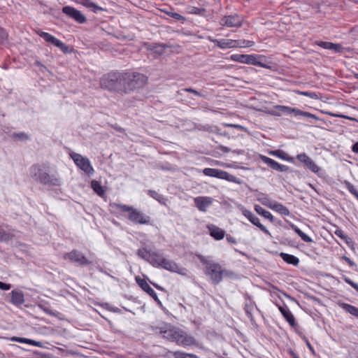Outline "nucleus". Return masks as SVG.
I'll return each mask as SVG.
<instances>
[{"mask_svg": "<svg viewBox=\"0 0 358 358\" xmlns=\"http://www.w3.org/2000/svg\"><path fill=\"white\" fill-rule=\"evenodd\" d=\"M155 331L164 338L176 342L178 345L189 346L194 345L196 343L193 336L188 335L181 329L171 326L168 327L166 324L164 327H156Z\"/></svg>", "mask_w": 358, "mask_h": 358, "instance_id": "obj_1", "label": "nucleus"}, {"mask_svg": "<svg viewBox=\"0 0 358 358\" xmlns=\"http://www.w3.org/2000/svg\"><path fill=\"white\" fill-rule=\"evenodd\" d=\"M111 209L114 211L127 213V218L136 224H150L151 218L146 215L142 211L131 206L110 203L109 204Z\"/></svg>", "mask_w": 358, "mask_h": 358, "instance_id": "obj_2", "label": "nucleus"}, {"mask_svg": "<svg viewBox=\"0 0 358 358\" xmlns=\"http://www.w3.org/2000/svg\"><path fill=\"white\" fill-rule=\"evenodd\" d=\"M148 77L138 72H124L123 94H129L143 89L148 83Z\"/></svg>", "mask_w": 358, "mask_h": 358, "instance_id": "obj_3", "label": "nucleus"}, {"mask_svg": "<svg viewBox=\"0 0 358 358\" xmlns=\"http://www.w3.org/2000/svg\"><path fill=\"white\" fill-rule=\"evenodd\" d=\"M31 177L36 181L45 185L59 186L60 178L55 174H50L44 165L34 164L29 169Z\"/></svg>", "mask_w": 358, "mask_h": 358, "instance_id": "obj_4", "label": "nucleus"}, {"mask_svg": "<svg viewBox=\"0 0 358 358\" xmlns=\"http://www.w3.org/2000/svg\"><path fill=\"white\" fill-rule=\"evenodd\" d=\"M124 72L110 71L102 76L99 80L101 88L111 92L122 93Z\"/></svg>", "mask_w": 358, "mask_h": 358, "instance_id": "obj_5", "label": "nucleus"}, {"mask_svg": "<svg viewBox=\"0 0 358 358\" xmlns=\"http://www.w3.org/2000/svg\"><path fill=\"white\" fill-rule=\"evenodd\" d=\"M198 259L204 265V273L210 278L212 283L219 284L222 280L223 275L227 273V271L223 269L218 263L208 260L203 255H198Z\"/></svg>", "mask_w": 358, "mask_h": 358, "instance_id": "obj_6", "label": "nucleus"}, {"mask_svg": "<svg viewBox=\"0 0 358 358\" xmlns=\"http://www.w3.org/2000/svg\"><path fill=\"white\" fill-rule=\"evenodd\" d=\"M63 258L71 263L83 266L90 265L92 263L81 252L77 250H73L69 252L65 253L63 255Z\"/></svg>", "mask_w": 358, "mask_h": 358, "instance_id": "obj_7", "label": "nucleus"}, {"mask_svg": "<svg viewBox=\"0 0 358 358\" xmlns=\"http://www.w3.org/2000/svg\"><path fill=\"white\" fill-rule=\"evenodd\" d=\"M36 33L42 38H43L48 43L51 44L55 47H57L64 53H67L69 52V46H67L64 43H63L58 38H55L50 34L43 31L41 29L36 30Z\"/></svg>", "mask_w": 358, "mask_h": 358, "instance_id": "obj_8", "label": "nucleus"}, {"mask_svg": "<svg viewBox=\"0 0 358 358\" xmlns=\"http://www.w3.org/2000/svg\"><path fill=\"white\" fill-rule=\"evenodd\" d=\"M275 110H278L279 111L287 113L292 114L293 113L295 116H303L304 117L313 119L315 120H320V118L316 116L314 114H312L307 111L301 110L297 108H292L289 106H282V105H276L274 106Z\"/></svg>", "mask_w": 358, "mask_h": 358, "instance_id": "obj_9", "label": "nucleus"}, {"mask_svg": "<svg viewBox=\"0 0 358 358\" xmlns=\"http://www.w3.org/2000/svg\"><path fill=\"white\" fill-rule=\"evenodd\" d=\"M203 173L209 177L223 179L229 182H237V178L236 176L218 169L206 168L203 170Z\"/></svg>", "mask_w": 358, "mask_h": 358, "instance_id": "obj_10", "label": "nucleus"}, {"mask_svg": "<svg viewBox=\"0 0 358 358\" xmlns=\"http://www.w3.org/2000/svg\"><path fill=\"white\" fill-rule=\"evenodd\" d=\"M71 159L78 167L88 174L94 173V169L88 158L82 156L80 154L72 152L70 154Z\"/></svg>", "mask_w": 358, "mask_h": 358, "instance_id": "obj_11", "label": "nucleus"}, {"mask_svg": "<svg viewBox=\"0 0 358 358\" xmlns=\"http://www.w3.org/2000/svg\"><path fill=\"white\" fill-rule=\"evenodd\" d=\"M243 17L238 15H229L223 16L220 20V24L227 27H241L243 24Z\"/></svg>", "mask_w": 358, "mask_h": 358, "instance_id": "obj_12", "label": "nucleus"}, {"mask_svg": "<svg viewBox=\"0 0 358 358\" xmlns=\"http://www.w3.org/2000/svg\"><path fill=\"white\" fill-rule=\"evenodd\" d=\"M231 59L243 64H249L259 66L261 67H267L266 64L258 62L255 56L252 55L234 54L230 57Z\"/></svg>", "mask_w": 358, "mask_h": 358, "instance_id": "obj_13", "label": "nucleus"}, {"mask_svg": "<svg viewBox=\"0 0 358 358\" xmlns=\"http://www.w3.org/2000/svg\"><path fill=\"white\" fill-rule=\"evenodd\" d=\"M296 159L301 164L304 165L306 168L309 169L314 173H319L320 168L315 163V162L305 152L296 155Z\"/></svg>", "mask_w": 358, "mask_h": 358, "instance_id": "obj_14", "label": "nucleus"}, {"mask_svg": "<svg viewBox=\"0 0 358 358\" xmlns=\"http://www.w3.org/2000/svg\"><path fill=\"white\" fill-rule=\"evenodd\" d=\"M164 269H166L171 272H174L179 273L182 275H187V269L180 266L177 263L172 260H169L168 259L164 258L163 262H162V265L160 266Z\"/></svg>", "mask_w": 358, "mask_h": 358, "instance_id": "obj_15", "label": "nucleus"}, {"mask_svg": "<svg viewBox=\"0 0 358 358\" xmlns=\"http://www.w3.org/2000/svg\"><path fill=\"white\" fill-rule=\"evenodd\" d=\"M62 12L78 23L83 24L87 20L85 16L80 11L73 7L69 6H64L62 8Z\"/></svg>", "mask_w": 358, "mask_h": 358, "instance_id": "obj_16", "label": "nucleus"}, {"mask_svg": "<svg viewBox=\"0 0 358 358\" xmlns=\"http://www.w3.org/2000/svg\"><path fill=\"white\" fill-rule=\"evenodd\" d=\"M194 206L199 211L206 212L213 202V198L210 196H197L194 199Z\"/></svg>", "mask_w": 358, "mask_h": 358, "instance_id": "obj_17", "label": "nucleus"}, {"mask_svg": "<svg viewBox=\"0 0 358 358\" xmlns=\"http://www.w3.org/2000/svg\"><path fill=\"white\" fill-rule=\"evenodd\" d=\"M136 281L138 285L148 294H149L156 302L158 303H161L160 300L159 299L156 292L155 290L148 285L145 279H143L140 277L136 278Z\"/></svg>", "mask_w": 358, "mask_h": 358, "instance_id": "obj_18", "label": "nucleus"}, {"mask_svg": "<svg viewBox=\"0 0 358 358\" xmlns=\"http://www.w3.org/2000/svg\"><path fill=\"white\" fill-rule=\"evenodd\" d=\"M260 159L263 162L266 164L270 168L279 172H287L289 171V167L284 164H280L274 159L269 158L264 155H260Z\"/></svg>", "mask_w": 358, "mask_h": 358, "instance_id": "obj_19", "label": "nucleus"}, {"mask_svg": "<svg viewBox=\"0 0 358 358\" xmlns=\"http://www.w3.org/2000/svg\"><path fill=\"white\" fill-rule=\"evenodd\" d=\"M243 214L246 217L251 223L257 226L261 231L267 235H271L269 231L261 224L259 219L251 211L245 210L243 211Z\"/></svg>", "mask_w": 358, "mask_h": 358, "instance_id": "obj_20", "label": "nucleus"}, {"mask_svg": "<svg viewBox=\"0 0 358 358\" xmlns=\"http://www.w3.org/2000/svg\"><path fill=\"white\" fill-rule=\"evenodd\" d=\"M278 309L292 327L296 326L295 318L287 305L278 306Z\"/></svg>", "mask_w": 358, "mask_h": 358, "instance_id": "obj_21", "label": "nucleus"}, {"mask_svg": "<svg viewBox=\"0 0 358 358\" xmlns=\"http://www.w3.org/2000/svg\"><path fill=\"white\" fill-rule=\"evenodd\" d=\"M207 229L209 231L210 235L215 240H222L225 236V231L214 224H208Z\"/></svg>", "mask_w": 358, "mask_h": 358, "instance_id": "obj_22", "label": "nucleus"}, {"mask_svg": "<svg viewBox=\"0 0 358 358\" xmlns=\"http://www.w3.org/2000/svg\"><path fill=\"white\" fill-rule=\"evenodd\" d=\"M244 297L247 301L245 304L244 310L248 317L250 319L251 322H253L254 317L252 316V311L255 308L257 309V307L256 306L255 303L251 299L250 296L248 294H245Z\"/></svg>", "mask_w": 358, "mask_h": 358, "instance_id": "obj_23", "label": "nucleus"}, {"mask_svg": "<svg viewBox=\"0 0 358 358\" xmlns=\"http://www.w3.org/2000/svg\"><path fill=\"white\" fill-rule=\"evenodd\" d=\"M10 296V302L14 305L20 306L24 303V295L20 290H13Z\"/></svg>", "mask_w": 358, "mask_h": 358, "instance_id": "obj_24", "label": "nucleus"}, {"mask_svg": "<svg viewBox=\"0 0 358 358\" xmlns=\"http://www.w3.org/2000/svg\"><path fill=\"white\" fill-rule=\"evenodd\" d=\"M10 341L19 342V343H27V344H29V345H34V346H37V347H39V348H43V343H41L40 341H34V340H31V339H29V338H20V337L13 336V337L10 338Z\"/></svg>", "mask_w": 358, "mask_h": 358, "instance_id": "obj_25", "label": "nucleus"}, {"mask_svg": "<svg viewBox=\"0 0 358 358\" xmlns=\"http://www.w3.org/2000/svg\"><path fill=\"white\" fill-rule=\"evenodd\" d=\"M216 42L217 47L222 50L236 48V40L222 38Z\"/></svg>", "mask_w": 358, "mask_h": 358, "instance_id": "obj_26", "label": "nucleus"}, {"mask_svg": "<svg viewBox=\"0 0 358 358\" xmlns=\"http://www.w3.org/2000/svg\"><path fill=\"white\" fill-rule=\"evenodd\" d=\"M165 257L159 253L152 252L150 258L149 263L155 267H160L162 262Z\"/></svg>", "mask_w": 358, "mask_h": 358, "instance_id": "obj_27", "label": "nucleus"}, {"mask_svg": "<svg viewBox=\"0 0 358 358\" xmlns=\"http://www.w3.org/2000/svg\"><path fill=\"white\" fill-rule=\"evenodd\" d=\"M271 209L282 215H289L290 214L289 209L286 206L275 201H274L272 206H271Z\"/></svg>", "mask_w": 358, "mask_h": 358, "instance_id": "obj_28", "label": "nucleus"}, {"mask_svg": "<svg viewBox=\"0 0 358 358\" xmlns=\"http://www.w3.org/2000/svg\"><path fill=\"white\" fill-rule=\"evenodd\" d=\"M280 255L283 261L287 264L297 266L299 263V258L292 255L281 252Z\"/></svg>", "mask_w": 358, "mask_h": 358, "instance_id": "obj_29", "label": "nucleus"}, {"mask_svg": "<svg viewBox=\"0 0 358 358\" xmlns=\"http://www.w3.org/2000/svg\"><path fill=\"white\" fill-rule=\"evenodd\" d=\"M148 194L157 201L159 203L166 206L167 199H166L162 194L158 193L155 190L150 189L148 191Z\"/></svg>", "mask_w": 358, "mask_h": 358, "instance_id": "obj_30", "label": "nucleus"}, {"mask_svg": "<svg viewBox=\"0 0 358 358\" xmlns=\"http://www.w3.org/2000/svg\"><path fill=\"white\" fill-rule=\"evenodd\" d=\"M270 154L275 156L281 159L289 162H294V158L292 157H290L285 152L281 150H277L271 151Z\"/></svg>", "mask_w": 358, "mask_h": 358, "instance_id": "obj_31", "label": "nucleus"}, {"mask_svg": "<svg viewBox=\"0 0 358 358\" xmlns=\"http://www.w3.org/2000/svg\"><path fill=\"white\" fill-rule=\"evenodd\" d=\"M257 199L258 201H259L262 205L271 208V206H272V204L274 203V201H272L268 196L266 194L260 193L258 194Z\"/></svg>", "mask_w": 358, "mask_h": 358, "instance_id": "obj_32", "label": "nucleus"}, {"mask_svg": "<svg viewBox=\"0 0 358 358\" xmlns=\"http://www.w3.org/2000/svg\"><path fill=\"white\" fill-rule=\"evenodd\" d=\"M340 306L350 315L358 317V308L345 303H342Z\"/></svg>", "mask_w": 358, "mask_h": 358, "instance_id": "obj_33", "label": "nucleus"}, {"mask_svg": "<svg viewBox=\"0 0 358 358\" xmlns=\"http://www.w3.org/2000/svg\"><path fill=\"white\" fill-rule=\"evenodd\" d=\"M91 187L99 196H103L105 194V189L100 182L93 180L91 182Z\"/></svg>", "mask_w": 358, "mask_h": 358, "instance_id": "obj_34", "label": "nucleus"}, {"mask_svg": "<svg viewBox=\"0 0 358 358\" xmlns=\"http://www.w3.org/2000/svg\"><path fill=\"white\" fill-rule=\"evenodd\" d=\"M255 211L266 219L269 220L271 222H273V216L269 211L266 210L259 205L255 206Z\"/></svg>", "mask_w": 358, "mask_h": 358, "instance_id": "obj_35", "label": "nucleus"}, {"mask_svg": "<svg viewBox=\"0 0 358 358\" xmlns=\"http://www.w3.org/2000/svg\"><path fill=\"white\" fill-rule=\"evenodd\" d=\"M291 228L301 238L306 242V243H312L313 241V239L309 237L308 235H306L305 233H303L298 227H296L294 224H291L290 225Z\"/></svg>", "mask_w": 358, "mask_h": 358, "instance_id": "obj_36", "label": "nucleus"}, {"mask_svg": "<svg viewBox=\"0 0 358 358\" xmlns=\"http://www.w3.org/2000/svg\"><path fill=\"white\" fill-rule=\"evenodd\" d=\"M187 13L197 15L200 16H205L206 10L204 8H198L195 6H188L187 7Z\"/></svg>", "mask_w": 358, "mask_h": 358, "instance_id": "obj_37", "label": "nucleus"}, {"mask_svg": "<svg viewBox=\"0 0 358 358\" xmlns=\"http://www.w3.org/2000/svg\"><path fill=\"white\" fill-rule=\"evenodd\" d=\"M80 3L85 6L91 8L94 13H96L98 10H103L102 8L92 2L90 0H80Z\"/></svg>", "mask_w": 358, "mask_h": 358, "instance_id": "obj_38", "label": "nucleus"}, {"mask_svg": "<svg viewBox=\"0 0 358 358\" xmlns=\"http://www.w3.org/2000/svg\"><path fill=\"white\" fill-rule=\"evenodd\" d=\"M152 252L145 248H142L138 250L137 255L139 257L149 262Z\"/></svg>", "mask_w": 358, "mask_h": 358, "instance_id": "obj_39", "label": "nucleus"}, {"mask_svg": "<svg viewBox=\"0 0 358 358\" xmlns=\"http://www.w3.org/2000/svg\"><path fill=\"white\" fill-rule=\"evenodd\" d=\"M13 237V234L9 231H6L0 227V242H6L10 240Z\"/></svg>", "mask_w": 358, "mask_h": 358, "instance_id": "obj_40", "label": "nucleus"}, {"mask_svg": "<svg viewBox=\"0 0 358 358\" xmlns=\"http://www.w3.org/2000/svg\"><path fill=\"white\" fill-rule=\"evenodd\" d=\"M254 42L248 40H236V48H248L252 47Z\"/></svg>", "mask_w": 358, "mask_h": 358, "instance_id": "obj_41", "label": "nucleus"}, {"mask_svg": "<svg viewBox=\"0 0 358 358\" xmlns=\"http://www.w3.org/2000/svg\"><path fill=\"white\" fill-rule=\"evenodd\" d=\"M174 358H198L194 354L185 353L180 351H176L172 352Z\"/></svg>", "mask_w": 358, "mask_h": 358, "instance_id": "obj_42", "label": "nucleus"}, {"mask_svg": "<svg viewBox=\"0 0 358 358\" xmlns=\"http://www.w3.org/2000/svg\"><path fill=\"white\" fill-rule=\"evenodd\" d=\"M167 15L169 17H172V18H173V19H175L176 20L180 21L182 22H184L185 21H186V18L184 16L181 15L180 14L178 13L168 12Z\"/></svg>", "mask_w": 358, "mask_h": 358, "instance_id": "obj_43", "label": "nucleus"}, {"mask_svg": "<svg viewBox=\"0 0 358 358\" xmlns=\"http://www.w3.org/2000/svg\"><path fill=\"white\" fill-rule=\"evenodd\" d=\"M13 137L15 139L20 140V141H27L29 139V136L27 134H26L24 132L20 133H14L13 134Z\"/></svg>", "mask_w": 358, "mask_h": 358, "instance_id": "obj_44", "label": "nucleus"}, {"mask_svg": "<svg viewBox=\"0 0 358 358\" xmlns=\"http://www.w3.org/2000/svg\"><path fill=\"white\" fill-rule=\"evenodd\" d=\"M148 49L150 50H154L157 53L161 55L164 52V46L159 45H149Z\"/></svg>", "mask_w": 358, "mask_h": 358, "instance_id": "obj_45", "label": "nucleus"}, {"mask_svg": "<svg viewBox=\"0 0 358 358\" xmlns=\"http://www.w3.org/2000/svg\"><path fill=\"white\" fill-rule=\"evenodd\" d=\"M315 43L324 48V49H327V50H331V42H327V41H316Z\"/></svg>", "mask_w": 358, "mask_h": 358, "instance_id": "obj_46", "label": "nucleus"}, {"mask_svg": "<svg viewBox=\"0 0 358 358\" xmlns=\"http://www.w3.org/2000/svg\"><path fill=\"white\" fill-rule=\"evenodd\" d=\"M331 50L336 52H343L344 48L339 43H331Z\"/></svg>", "mask_w": 358, "mask_h": 358, "instance_id": "obj_47", "label": "nucleus"}, {"mask_svg": "<svg viewBox=\"0 0 358 358\" xmlns=\"http://www.w3.org/2000/svg\"><path fill=\"white\" fill-rule=\"evenodd\" d=\"M225 127H234V128H236V129H238L241 131H247V128H245V127L242 126V125H240V124H224Z\"/></svg>", "mask_w": 358, "mask_h": 358, "instance_id": "obj_48", "label": "nucleus"}, {"mask_svg": "<svg viewBox=\"0 0 358 358\" xmlns=\"http://www.w3.org/2000/svg\"><path fill=\"white\" fill-rule=\"evenodd\" d=\"M344 280L345 282H347L348 285H350L351 287H352L357 292H358V284L354 282L352 280H351L348 278H345Z\"/></svg>", "mask_w": 358, "mask_h": 358, "instance_id": "obj_49", "label": "nucleus"}, {"mask_svg": "<svg viewBox=\"0 0 358 358\" xmlns=\"http://www.w3.org/2000/svg\"><path fill=\"white\" fill-rule=\"evenodd\" d=\"M347 187H348V189L349 190V192L352 194H353L355 196H356V195L358 194V192L356 190V189L352 184L348 183Z\"/></svg>", "mask_w": 358, "mask_h": 358, "instance_id": "obj_50", "label": "nucleus"}, {"mask_svg": "<svg viewBox=\"0 0 358 358\" xmlns=\"http://www.w3.org/2000/svg\"><path fill=\"white\" fill-rule=\"evenodd\" d=\"M335 234H336L338 236H339L340 238H341L342 239L345 240V241H346L347 243H348V239H350V238H348L347 236L344 235L343 232L341 230H336V232H335Z\"/></svg>", "mask_w": 358, "mask_h": 358, "instance_id": "obj_51", "label": "nucleus"}, {"mask_svg": "<svg viewBox=\"0 0 358 358\" xmlns=\"http://www.w3.org/2000/svg\"><path fill=\"white\" fill-rule=\"evenodd\" d=\"M300 94H302L306 96H308L312 99H315L317 97V95L314 92H299Z\"/></svg>", "mask_w": 358, "mask_h": 358, "instance_id": "obj_52", "label": "nucleus"}, {"mask_svg": "<svg viewBox=\"0 0 358 358\" xmlns=\"http://www.w3.org/2000/svg\"><path fill=\"white\" fill-rule=\"evenodd\" d=\"M182 91H185V92H191V93H193L194 94H195L196 96H201V94H200L199 92H198L197 90H196L194 89H192V88H184V89L182 90Z\"/></svg>", "mask_w": 358, "mask_h": 358, "instance_id": "obj_53", "label": "nucleus"}, {"mask_svg": "<svg viewBox=\"0 0 358 358\" xmlns=\"http://www.w3.org/2000/svg\"><path fill=\"white\" fill-rule=\"evenodd\" d=\"M328 115H331V116H333V117H342V118H345V119H348V120H356L355 118H353V117H348L347 115H335V114H333V113H327Z\"/></svg>", "mask_w": 358, "mask_h": 358, "instance_id": "obj_54", "label": "nucleus"}, {"mask_svg": "<svg viewBox=\"0 0 358 358\" xmlns=\"http://www.w3.org/2000/svg\"><path fill=\"white\" fill-rule=\"evenodd\" d=\"M11 288V285L10 284L4 283L0 281V289L1 290H9Z\"/></svg>", "mask_w": 358, "mask_h": 358, "instance_id": "obj_55", "label": "nucleus"}, {"mask_svg": "<svg viewBox=\"0 0 358 358\" xmlns=\"http://www.w3.org/2000/svg\"><path fill=\"white\" fill-rule=\"evenodd\" d=\"M342 259L347 262L351 267H354L356 266L355 263L352 262L349 257L346 256H343Z\"/></svg>", "mask_w": 358, "mask_h": 358, "instance_id": "obj_56", "label": "nucleus"}, {"mask_svg": "<svg viewBox=\"0 0 358 358\" xmlns=\"http://www.w3.org/2000/svg\"><path fill=\"white\" fill-rule=\"evenodd\" d=\"M6 37H7V34H6V31L3 29L0 28V42H2L4 40H6Z\"/></svg>", "mask_w": 358, "mask_h": 358, "instance_id": "obj_57", "label": "nucleus"}, {"mask_svg": "<svg viewBox=\"0 0 358 358\" xmlns=\"http://www.w3.org/2000/svg\"><path fill=\"white\" fill-rule=\"evenodd\" d=\"M208 40L212 43H213L217 47V43L215 41H219L220 39H215L212 38L211 36L208 37Z\"/></svg>", "mask_w": 358, "mask_h": 358, "instance_id": "obj_58", "label": "nucleus"}, {"mask_svg": "<svg viewBox=\"0 0 358 358\" xmlns=\"http://www.w3.org/2000/svg\"><path fill=\"white\" fill-rule=\"evenodd\" d=\"M352 150L354 152H357V153H358V142H357V143H355L352 145Z\"/></svg>", "mask_w": 358, "mask_h": 358, "instance_id": "obj_59", "label": "nucleus"}, {"mask_svg": "<svg viewBox=\"0 0 358 358\" xmlns=\"http://www.w3.org/2000/svg\"><path fill=\"white\" fill-rule=\"evenodd\" d=\"M227 240L228 242L231 243H236V239L234 237H232V236L227 237Z\"/></svg>", "mask_w": 358, "mask_h": 358, "instance_id": "obj_60", "label": "nucleus"}, {"mask_svg": "<svg viewBox=\"0 0 358 358\" xmlns=\"http://www.w3.org/2000/svg\"><path fill=\"white\" fill-rule=\"evenodd\" d=\"M306 343L308 348L310 349V350H311L312 352H314L313 346L311 345V344L310 343V342L308 340H306Z\"/></svg>", "mask_w": 358, "mask_h": 358, "instance_id": "obj_61", "label": "nucleus"}, {"mask_svg": "<svg viewBox=\"0 0 358 358\" xmlns=\"http://www.w3.org/2000/svg\"><path fill=\"white\" fill-rule=\"evenodd\" d=\"M271 114L273 115H275V116H280V113H278V112H275V111L271 112Z\"/></svg>", "mask_w": 358, "mask_h": 358, "instance_id": "obj_62", "label": "nucleus"}, {"mask_svg": "<svg viewBox=\"0 0 358 358\" xmlns=\"http://www.w3.org/2000/svg\"><path fill=\"white\" fill-rule=\"evenodd\" d=\"M115 129L118 131H120V132H122L124 131V129L121 127H115Z\"/></svg>", "mask_w": 358, "mask_h": 358, "instance_id": "obj_63", "label": "nucleus"}, {"mask_svg": "<svg viewBox=\"0 0 358 358\" xmlns=\"http://www.w3.org/2000/svg\"><path fill=\"white\" fill-rule=\"evenodd\" d=\"M43 310H44V311H45V313H47L48 314H49V315H51V314H52V313H50V310H49L48 308H44Z\"/></svg>", "mask_w": 358, "mask_h": 358, "instance_id": "obj_64", "label": "nucleus"}]
</instances>
